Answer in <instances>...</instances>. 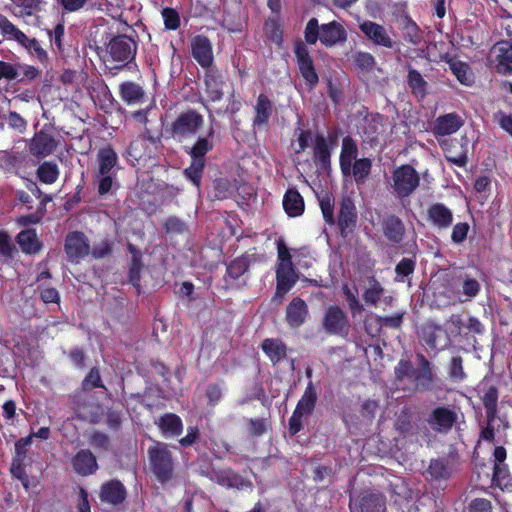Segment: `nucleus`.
<instances>
[{
    "mask_svg": "<svg viewBox=\"0 0 512 512\" xmlns=\"http://www.w3.org/2000/svg\"><path fill=\"white\" fill-rule=\"evenodd\" d=\"M451 70L460 83L464 85H470L472 83L470 69L466 63H454L451 66Z\"/></svg>",
    "mask_w": 512,
    "mask_h": 512,
    "instance_id": "56",
    "label": "nucleus"
},
{
    "mask_svg": "<svg viewBox=\"0 0 512 512\" xmlns=\"http://www.w3.org/2000/svg\"><path fill=\"white\" fill-rule=\"evenodd\" d=\"M358 147L356 141L351 136H345L342 139V149L339 157L340 169L344 176L351 175V163L356 160Z\"/></svg>",
    "mask_w": 512,
    "mask_h": 512,
    "instance_id": "32",
    "label": "nucleus"
},
{
    "mask_svg": "<svg viewBox=\"0 0 512 512\" xmlns=\"http://www.w3.org/2000/svg\"><path fill=\"white\" fill-rule=\"evenodd\" d=\"M191 54L196 62L204 69L210 68L213 64L212 44L208 37L197 35L191 42Z\"/></svg>",
    "mask_w": 512,
    "mask_h": 512,
    "instance_id": "21",
    "label": "nucleus"
},
{
    "mask_svg": "<svg viewBox=\"0 0 512 512\" xmlns=\"http://www.w3.org/2000/svg\"><path fill=\"white\" fill-rule=\"evenodd\" d=\"M357 221V212L351 201H343L338 215V227L342 236L347 235V231H351Z\"/></svg>",
    "mask_w": 512,
    "mask_h": 512,
    "instance_id": "36",
    "label": "nucleus"
},
{
    "mask_svg": "<svg viewBox=\"0 0 512 512\" xmlns=\"http://www.w3.org/2000/svg\"><path fill=\"white\" fill-rule=\"evenodd\" d=\"M278 263L277 266L294 265L292 256L283 239L277 240Z\"/></svg>",
    "mask_w": 512,
    "mask_h": 512,
    "instance_id": "62",
    "label": "nucleus"
},
{
    "mask_svg": "<svg viewBox=\"0 0 512 512\" xmlns=\"http://www.w3.org/2000/svg\"><path fill=\"white\" fill-rule=\"evenodd\" d=\"M32 445V435L22 437L15 442L14 455L10 466V474L12 478L19 480L23 488L28 491L35 483L29 477L26 468L31 464L28 457V451Z\"/></svg>",
    "mask_w": 512,
    "mask_h": 512,
    "instance_id": "8",
    "label": "nucleus"
},
{
    "mask_svg": "<svg viewBox=\"0 0 512 512\" xmlns=\"http://www.w3.org/2000/svg\"><path fill=\"white\" fill-rule=\"evenodd\" d=\"M369 286L364 290L362 298L366 304L377 305L384 294V287L374 277L368 279Z\"/></svg>",
    "mask_w": 512,
    "mask_h": 512,
    "instance_id": "46",
    "label": "nucleus"
},
{
    "mask_svg": "<svg viewBox=\"0 0 512 512\" xmlns=\"http://www.w3.org/2000/svg\"><path fill=\"white\" fill-rule=\"evenodd\" d=\"M322 326L329 335L346 337L350 331L349 318L338 305H331L326 309Z\"/></svg>",
    "mask_w": 512,
    "mask_h": 512,
    "instance_id": "15",
    "label": "nucleus"
},
{
    "mask_svg": "<svg viewBox=\"0 0 512 512\" xmlns=\"http://www.w3.org/2000/svg\"><path fill=\"white\" fill-rule=\"evenodd\" d=\"M494 119L497 120L499 126L512 136V115H507L503 111H498L494 114Z\"/></svg>",
    "mask_w": 512,
    "mask_h": 512,
    "instance_id": "64",
    "label": "nucleus"
},
{
    "mask_svg": "<svg viewBox=\"0 0 512 512\" xmlns=\"http://www.w3.org/2000/svg\"><path fill=\"white\" fill-rule=\"evenodd\" d=\"M313 161L315 165L323 170L328 171L331 168V149L323 134H316L314 139Z\"/></svg>",
    "mask_w": 512,
    "mask_h": 512,
    "instance_id": "30",
    "label": "nucleus"
},
{
    "mask_svg": "<svg viewBox=\"0 0 512 512\" xmlns=\"http://www.w3.org/2000/svg\"><path fill=\"white\" fill-rule=\"evenodd\" d=\"M347 31L338 21L319 24L316 17H312L306 23L304 29L305 42L298 40L294 44V54L299 73L303 77L307 88L314 90L319 83L313 57L306 44L315 45L318 41L326 48H332L343 44L347 40Z\"/></svg>",
    "mask_w": 512,
    "mask_h": 512,
    "instance_id": "1",
    "label": "nucleus"
},
{
    "mask_svg": "<svg viewBox=\"0 0 512 512\" xmlns=\"http://www.w3.org/2000/svg\"><path fill=\"white\" fill-rule=\"evenodd\" d=\"M448 377L452 382H462L467 378L460 355L452 357L448 367Z\"/></svg>",
    "mask_w": 512,
    "mask_h": 512,
    "instance_id": "47",
    "label": "nucleus"
},
{
    "mask_svg": "<svg viewBox=\"0 0 512 512\" xmlns=\"http://www.w3.org/2000/svg\"><path fill=\"white\" fill-rule=\"evenodd\" d=\"M497 51L496 69L500 74L512 73V42L500 41L495 45Z\"/></svg>",
    "mask_w": 512,
    "mask_h": 512,
    "instance_id": "35",
    "label": "nucleus"
},
{
    "mask_svg": "<svg viewBox=\"0 0 512 512\" xmlns=\"http://www.w3.org/2000/svg\"><path fill=\"white\" fill-rule=\"evenodd\" d=\"M392 187L399 199L408 198L420 185V175L410 164H402L392 172Z\"/></svg>",
    "mask_w": 512,
    "mask_h": 512,
    "instance_id": "11",
    "label": "nucleus"
},
{
    "mask_svg": "<svg viewBox=\"0 0 512 512\" xmlns=\"http://www.w3.org/2000/svg\"><path fill=\"white\" fill-rule=\"evenodd\" d=\"M21 251L28 255H34L41 251L43 243L39 240L35 229H25L16 236Z\"/></svg>",
    "mask_w": 512,
    "mask_h": 512,
    "instance_id": "33",
    "label": "nucleus"
},
{
    "mask_svg": "<svg viewBox=\"0 0 512 512\" xmlns=\"http://www.w3.org/2000/svg\"><path fill=\"white\" fill-rule=\"evenodd\" d=\"M126 498L127 490L120 480L110 479L101 484L99 499L102 503L116 507L121 505Z\"/></svg>",
    "mask_w": 512,
    "mask_h": 512,
    "instance_id": "18",
    "label": "nucleus"
},
{
    "mask_svg": "<svg viewBox=\"0 0 512 512\" xmlns=\"http://www.w3.org/2000/svg\"><path fill=\"white\" fill-rule=\"evenodd\" d=\"M163 228L167 234L174 235L183 234L187 230L186 223L176 216L168 217L163 224Z\"/></svg>",
    "mask_w": 512,
    "mask_h": 512,
    "instance_id": "53",
    "label": "nucleus"
},
{
    "mask_svg": "<svg viewBox=\"0 0 512 512\" xmlns=\"http://www.w3.org/2000/svg\"><path fill=\"white\" fill-rule=\"evenodd\" d=\"M425 421L433 432L446 435L459 423V413L456 407L437 405L431 409Z\"/></svg>",
    "mask_w": 512,
    "mask_h": 512,
    "instance_id": "12",
    "label": "nucleus"
},
{
    "mask_svg": "<svg viewBox=\"0 0 512 512\" xmlns=\"http://www.w3.org/2000/svg\"><path fill=\"white\" fill-rule=\"evenodd\" d=\"M419 336L431 350L437 349L442 340L444 342L447 340L446 331L440 325H436L430 321L425 322L421 326ZM445 344L446 343H444V345Z\"/></svg>",
    "mask_w": 512,
    "mask_h": 512,
    "instance_id": "28",
    "label": "nucleus"
},
{
    "mask_svg": "<svg viewBox=\"0 0 512 512\" xmlns=\"http://www.w3.org/2000/svg\"><path fill=\"white\" fill-rule=\"evenodd\" d=\"M498 398V388L493 385L485 389L484 394L481 398L486 412V419H489L490 421H495L497 417Z\"/></svg>",
    "mask_w": 512,
    "mask_h": 512,
    "instance_id": "41",
    "label": "nucleus"
},
{
    "mask_svg": "<svg viewBox=\"0 0 512 512\" xmlns=\"http://www.w3.org/2000/svg\"><path fill=\"white\" fill-rule=\"evenodd\" d=\"M427 472L435 480L447 479L450 476L449 467L444 459H431Z\"/></svg>",
    "mask_w": 512,
    "mask_h": 512,
    "instance_id": "49",
    "label": "nucleus"
},
{
    "mask_svg": "<svg viewBox=\"0 0 512 512\" xmlns=\"http://www.w3.org/2000/svg\"><path fill=\"white\" fill-rule=\"evenodd\" d=\"M418 368H414L410 360L401 359L394 368V375L397 381L405 378L413 379L416 389L420 391H432L435 374L432 363L422 354H416Z\"/></svg>",
    "mask_w": 512,
    "mask_h": 512,
    "instance_id": "4",
    "label": "nucleus"
},
{
    "mask_svg": "<svg viewBox=\"0 0 512 512\" xmlns=\"http://www.w3.org/2000/svg\"><path fill=\"white\" fill-rule=\"evenodd\" d=\"M250 267V259L248 256H240L232 260L226 268V277L231 280H238L243 276Z\"/></svg>",
    "mask_w": 512,
    "mask_h": 512,
    "instance_id": "45",
    "label": "nucleus"
},
{
    "mask_svg": "<svg viewBox=\"0 0 512 512\" xmlns=\"http://www.w3.org/2000/svg\"><path fill=\"white\" fill-rule=\"evenodd\" d=\"M149 468L157 481L162 485L175 477L176 461L167 443L153 441L147 449Z\"/></svg>",
    "mask_w": 512,
    "mask_h": 512,
    "instance_id": "5",
    "label": "nucleus"
},
{
    "mask_svg": "<svg viewBox=\"0 0 512 512\" xmlns=\"http://www.w3.org/2000/svg\"><path fill=\"white\" fill-rule=\"evenodd\" d=\"M89 444L97 450L108 451L110 448V438L106 433L95 430L89 437Z\"/></svg>",
    "mask_w": 512,
    "mask_h": 512,
    "instance_id": "54",
    "label": "nucleus"
},
{
    "mask_svg": "<svg viewBox=\"0 0 512 512\" xmlns=\"http://www.w3.org/2000/svg\"><path fill=\"white\" fill-rule=\"evenodd\" d=\"M0 30L4 37L9 40H15L23 46L28 53L45 63L48 60L47 52L41 47L39 41L35 38H29L24 32L19 30L6 16L0 13Z\"/></svg>",
    "mask_w": 512,
    "mask_h": 512,
    "instance_id": "9",
    "label": "nucleus"
},
{
    "mask_svg": "<svg viewBox=\"0 0 512 512\" xmlns=\"http://www.w3.org/2000/svg\"><path fill=\"white\" fill-rule=\"evenodd\" d=\"M298 280L299 274L294 265L277 266L275 298L282 300Z\"/></svg>",
    "mask_w": 512,
    "mask_h": 512,
    "instance_id": "20",
    "label": "nucleus"
},
{
    "mask_svg": "<svg viewBox=\"0 0 512 512\" xmlns=\"http://www.w3.org/2000/svg\"><path fill=\"white\" fill-rule=\"evenodd\" d=\"M97 167L93 172V180L97 193L105 196L118 188L117 173L120 169L119 157L115 149L107 144L98 149L96 153Z\"/></svg>",
    "mask_w": 512,
    "mask_h": 512,
    "instance_id": "2",
    "label": "nucleus"
},
{
    "mask_svg": "<svg viewBox=\"0 0 512 512\" xmlns=\"http://www.w3.org/2000/svg\"><path fill=\"white\" fill-rule=\"evenodd\" d=\"M73 470L80 476H89L98 469L97 459L89 449L79 450L71 461Z\"/></svg>",
    "mask_w": 512,
    "mask_h": 512,
    "instance_id": "26",
    "label": "nucleus"
},
{
    "mask_svg": "<svg viewBox=\"0 0 512 512\" xmlns=\"http://www.w3.org/2000/svg\"><path fill=\"white\" fill-rule=\"evenodd\" d=\"M509 477V469L506 464L495 463L493 467V481L496 482V485L501 487L502 485H507L506 481Z\"/></svg>",
    "mask_w": 512,
    "mask_h": 512,
    "instance_id": "61",
    "label": "nucleus"
},
{
    "mask_svg": "<svg viewBox=\"0 0 512 512\" xmlns=\"http://www.w3.org/2000/svg\"><path fill=\"white\" fill-rule=\"evenodd\" d=\"M318 394L315 385L309 381L288 421V430L295 436L303 429V417L310 416L316 407Z\"/></svg>",
    "mask_w": 512,
    "mask_h": 512,
    "instance_id": "10",
    "label": "nucleus"
},
{
    "mask_svg": "<svg viewBox=\"0 0 512 512\" xmlns=\"http://www.w3.org/2000/svg\"><path fill=\"white\" fill-rule=\"evenodd\" d=\"M56 147L55 138L43 130L36 132L28 144L30 154L39 160L51 155Z\"/></svg>",
    "mask_w": 512,
    "mask_h": 512,
    "instance_id": "19",
    "label": "nucleus"
},
{
    "mask_svg": "<svg viewBox=\"0 0 512 512\" xmlns=\"http://www.w3.org/2000/svg\"><path fill=\"white\" fill-rule=\"evenodd\" d=\"M416 268V260L412 258H402L395 267L396 280L404 281L405 278L412 275Z\"/></svg>",
    "mask_w": 512,
    "mask_h": 512,
    "instance_id": "50",
    "label": "nucleus"
},
{
    "mask_svg": "<svg viewBox=\"0 0 512 512\" xmlns=\"http://www.w3.org/2000/svg\"><path fill=\"white\" fill-rule=\"evenodd\" d=\"M214 133L213 127H210L206 136H199L193 145L184 147V151L190 156L191 162L190 165L184 169L183 174L185 178L191 181L197 188L201 186L206 166V155L214 149Z\"/></svg>",
    "mask_w": 512,
    "mask_h": 512,
    "instance_id": "3",
    "label": "nucleus"
},
{
    "mask_svg": "<svg viewBox=\"0 0 512 512\" xmlns=\"http://www.w3.org/2000/svg\"><path fill=\"white\" fill-rule=\"evenodd\" d=\"M156 424L164 436L178 437L183 432L182 419L175 413H165Z\"/></svg>",
    "mask_w": 512,
    "mask_h": 512,
    "instance_id": "37",
    "label": "nucleus"
},
{
    "mask_svg": "<svg viewBox=\"0 0 512 512\" xmlns=\"http://www.w3.org/2000/svg\"><path fill=\"white\" fill-rule=\"evenodd\" d=\"M64 250L71 263H79L90 253L88 238L81 231H72L66 235Z\"/></svg>",
    "mask_w": 512,
    "mask_h": 512,
    "instance_id": "16",
    "label": "nucleus"
},
{
    "mask_svg": "<svg viewBox=\"0 0 512 512\" xmlns=\"http://www.w3.org/2000/svg\"><path fill=\"white\" fill-rule=\"evenodd\" d=\"M105 51L107 60L118 63L115 68H123L135 60L137 43L133 37L119 34L107 35Z\"/></svg>",
    "mask_w": 512,
    "mask_h": 512,
    "instance_id": "7",
    "label": "nucleus"
},
{
    "mask_svg": "<svg viewBox=\"0 0 512 512\" xmlns=\"http://www.w3.org/2000/svg\"><path fill=\"white\" fill-rule=\"evenodd\" d=\"M204 122V117L199 111L188 108L175 117L166 131L174 141L183 143L197 136Z\"/></svg>",
    "mask_w": 512,
    "mask_h": 512,
    "instance_id": "6",
    "label": "nucleus"
},
{
    "mask_svg": "<svg viewBox=\"0 0 512 512\" xmlns=\"http://www.w3.org/2000/svg\"><path fill=\"white\" fill-rule=\"evenodd\" d=\"M161 14L164 20V26L167 30H176L180 27V15L176 9L165 7L163 8Z\"/></svg>",
    "mask_w": 512,
    "mask_h": 512,
    "instance_id": "52",
    "label": "nucleus"
},
{
    "mask_svg": "<svg viewBox=\"0 0 512 512\" xmlns=\"http://www.w3.org/2000/svg\"><path fill=\"white\" fill-rule=\"evenodd\" d=\"M274 110V105L267 95L260 93L254 105V117L252 121L253 128L265 127Z\"/></svg>",
    "mask_w": 512,
    "mask_h": 512,
    "instance_id": "27",
    "label": "nucleus"
},
{
    "mask_svg": "<svg viewBox=\"0 0 512 512\" xmlns=\"http://www.w3.org/2000/svg\"><path fill=\"white\" fill-rule=\"evenodd\" d=\"M205 476L211 481L227 489H236L239 491L252 490L253 484L249 479L232 468L215 469L211 468L205 473Z\"/></svg>",
    "mask_w": 512,
    "mask_h": 512,
    "instance_id": "14",
    "label": "nucleus"
},
{
    "mask_svg": "<svg viewBox=\"0 0 512 512\" xmlns=\"http://www.w3.org/2000/svg\"><path fill=\"white\" fill-rule=\"evenodd\" d=\"M205 92L210 102H218L223 99L224 81L218 71L208 70L204 75Z\"/></svg>",
    "mask_w": 512,
    "mask_h": 512,
    "instance_id": "31",
    "label": "nucleus"
},
{
    "mask_svg": "<svg viewBox=\"0 0 512 512\" xmlns=\"http://www.w3.org/2000/svg\"><path fill=\"white\" fill-rule=\"evenodd\" d=\"M480 290L481 285L479 281L466 275L462 284V293L467 297V299L475 298L479 294Z\"/></svg>",
    "mask_w": 512,
    "mask_h": 512,
    "instance_id": "58",
    "label": "nucleus"
},
{
    "mask_svg": "<svg viewBox=\"0 0 512 512\" xmlns=\"http://www.w3.org/2000/svg\"><path fill=\"white\" fill-rule=\"evenodd\" d=\"M439 146L441 147L445 159L457 167L464 168L469 159V144L470 141L467 136H462L460 139H438Z\"/></svg>",
    "mask_w": 512,
    "mask_h": 512,
    "instance_id": "13",
    "label": "nucleus"
},
{
    "mask_svg": "<svg viewBox=\"0 0 512 512\" xmlns=\"http://www.w3.org/2000/svg\"><path fill=\"white\" fill-rule=\"evenodd\" d=\"M356 66L363 71H371L376 65L374 56L369 52L359 51L354 55Z\"/></svg>",
    "mask_w": 512,
    "mask_h": 512,
    "instance_id": "55",
    "label": "nucleus"
},
{
    "mask_svg": "<svg viewBox=\"0 0 512 512\" xmlns=\"http://www.w3.org/2000/svg\"><path fill=\"white\" fill-rule=\"evenodd\" d=\"M351 512H386V497L382 493L363 492L358 499L350 500Z\"/></svg>",
    "mask_w": 512,
    "mask_h": 512,
    "instance_id": "17",
    "label": "nucleus"
},
{
    "mask_svg": "<svg viewBox=\"0 0 512 512\" xmlns=\"http://www.w3.org/2000/svg\"><path fill=\"white\" fill-rule=\"evenodd\" d=\"M359 27L361 32L375 45L393 48L395 42L383 25L367 20L361 23Z\"/></svg>",
    "mask_w": 512,
    "mask_h": 512,
    "instance_id": "23",
    "label": "nucleus"
},
{
    "mask_svg": "<svg viewBox=\"0 0 512 512\" xmlns=\"http://www.w3.org/2000/svg\"><path fill=\"white\" fill-rule=\"evenodd\" d=\"M304 200L295 188H289L283 197V208L289 217L301 216L304 212Z\"/></svg>",
    "mask_w": 512,
    "mask_h": 512,
    "instance_id": "38",
    "label": "nucleus"
},
{
    "mask_svg": "<svg viewBox=\"0 0 512 512\" xmlns=\"http://www.w3.org/2000/svg\"><path fill=\"white\" fill-rule=\"evenodd\" d=\"M398 21L400 29L403 31L405 41L413 45L419 44L421 42L422 35L415 21H413L407 14L401 15Z\"/></svg>",
    "mask_w": 512,
    "mask_h": 512,
    "instance_id": "40",
    "label": "nucleus"
},
{
    "mask_svg": "<svg viewBox=\"0 0 512 512\" xmlns=\"http://www.w3.org/2000/svg\"><path fill=\"white\" fill-rule=\"evenodd\" d=\"M18 77L19 73L16 65L0 60V80L13 81L17 80Z\"/></svg>",
    "mask_w": 512,
    "mask_h": 512,
    "instance_id": "63",
    "label": "nucleus"
},
{
    "mask_svg": "<svg viewBox=\"0 0 512 512\" xmlns=\"http://www.w3.org/2000/svg\"><path fill=\"white\" fill-rule=\"evenodd\" d=\"M376 328L375 334H377L381 327H389V328H400L403 323V313H397L392 316H376Z\"/></svg>",
    "mask_w": 512,
    "mask_h": 512,
    "instance_id": "51",
    "label": "nucleus"
},
{
    "mask_svg": "<svg viewBox=\"0 0 512 512\" xmlns=\"http://www.w3.org/2000/svg\"><path fill=\"white\" fill-rule=\"evenodd\" d=\"M112 254V243L109 240H103L93 246L91 255L95 259H103Z\"/></svg>",
    "mask_w": 512,
    "mask_h": 512,
    "instance_id": "60",
    "label": "nucleus"
},
{
    "mask_svg": "<svg viewBox=\"0 0 512 512\" xmlns=\"http://www.w3.org/2000/svg\"><path fill=\"white\" fill-rule=\"evenodd\" d=\"M60 171L58 165L53 161L42 162L36 171L37 178L44 184L51 185L55 183L59 177Z\"/></svg>",
    "mask_w": 512,
    "mask_h": 512,
    "instance_id": "43",
    "label": "nucleus"
},
{
    "mask_svg": "<svg viewBox=\"0 0 512 512\" xmlns=\"http://www.w3.org/2000/svg\"><path fill=\"white\" fill-rule=\"evenodd\" d=\"M261 349L273 365L280 363L287 357V346L279 338H266L261 343Z\"/></svg>",
    "mask_w": 512,
    "mask_h": 512,
    "instance_id": "34",
    "label": "nucleus"
},
{
    "mask_svg": "<svg viewBox=\"0 0 512 512\" xmlns=\"http://www.w3.org/2000/svg\"><path fill=\"white\" fill-rule=\"evenodd\" d=\"M470 226L467 222H459L453 226L451 240L454 244H461L467 239Z\"/></svg>",
    "mask_w": 512,
    "mask_h": 512,
    "instance_id": "59",
    "label": "nucleus"
},
{
    "mask_svg": "<svg viewBox=\"0 0 512 512\" xmlns=\"http://www.w3.org/2000/svg\"><path fill=\"white\" fill-rule=\"evenodd\" d=\"M207 405L215 407L223 397L222 386L219 383H211L206 388Z\"/></svg>",
    "mask_w": 512,
    "mask_h": 512,
    "instance_id": "57",
    "label": "nucleus"
},
{
    "mask_svg": "<svg viewBox=\"0 0 512 512\" xmlns=\"http://www.w3.org/2000/svg\"><path fill=\"white\" fill-rule=\"evenodd\" d=\"M119 95L127 105H134L143 101L145 91L138 83L125 81L119 85Z\"/></svg>",
    "mask_w": 512,
    "mask_h": 512,
    "instance_id": "39",
    "label": "nucleus"
},
{
    "mask_svg": "<svg viewBox=\"0 0 512 512\" xmlns=\"http://www.w3.org/2000/svg\"><path fill=\"white\" fill-rule=\"evenodd\" d=\"M381 228L384 237L393 245L400 244L405 237V225L397 215H385L381 221Z\"/></svg>",
    "mask_w": 512,
    "mask_h": 512,
    "instance_id": "24",
    "label": "nucleus"
},
{
    "mask_svg": "<svg viewBox=\"0 0 512 512\" xmlns=\"http://www.w3.org/2000/svg\"><path fill=\"white\" fill-rule=\"evenodd\" d=\"M372 161L369 158L356 159L351 163V174L357 185H362L366 182L367 177L371 173Z\"/></svg>",
    "mask_w": 512,
    "mask_h": 512,
    "instance_id": "44",
    "label": "nucleus"
},
{
    "mask_svg": "<svg viewBox=\"0 0 512 512\" xmlns=\"http://www.w3.org/2000/svg\"><path fill=\"white\" fill-rule=\"evenodd\" d=\"M407 83L411 89L412 94L416 97L423 99L427 95L428 83L425 81L418 70L414 68L409 69L407 75Z\"/></svg>",
    "mask_w": 512,
    "mask_h": 512,
    "instance_id": "42",
    "label": "nucleus"
},
{
    "mask_svg": "<svg viewBox=\"0 0 512 512\" xmlns=\"http://www.w3.org/2000/svg\"><path fill=\"white\" fill-rule=\"evenodd\" d=\"M464 122L460 115L455 112L447 113L437 117L432 126V134L438 140L439 137L448 136L457 132Z\"/></svg>",
    "mask_w": 512,
    "mask_h": 512,
    "instance_id": "22",
    "label": "nucleus"
},
{
    "mask_svg": "<svg viewBox=\"0 0 512 512\" xmlns=\"http://www.w3.org/2000/svg\"><path fill=\"white\" fill-rule=\"evenodd\" d=\"M308 316V306L300 297H294L286 307V322L291 328L300 327Z\"/></svg>",
    "mask_w": 512,
    "mask_h": 512,
    "instance_id": "29",
    "label": "nucleus"
},
{
    "mask_svg": "<svg viewBox=\"0 0 512 512\" xmlns=\"http://www.w3.org/2000/svg\"><path fill=\"white\" fill-rule=\"evenodd\" d=\"M81 388L83 391H91L95 388H103L106 389L103 384L100 370L98 367H92L88 374L84 377L81 383Z\"/></svg>",
    "mask_w": 512,
    "mask_h": 512,
    "instance_id": "48",
    "label": "nucleus"
},
{
    "mask_svg": "<svg viewBox=\"0 0 512 512\" xmlns=\"http://www.w3.org/2000/svg\"><path fill=\"white\" fill-rule=\"evenodd\" d=\"M426 216L427 221L439 230H445L453 223L452 210L440 202L431 204L427 208Z\"/></svg>",
    "mask_w": 512,
    "mask_h": 512,
    "instance_id": "25",
    "label": "nucleus"
}]
</instances>
